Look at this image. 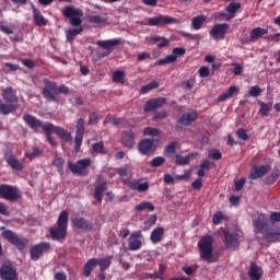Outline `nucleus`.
<instances>
[{"label": "nucleus", "instance_id": "f257e3e1", "mask_svg": "<svg viewBox=\"0 0 280 280\" xmlns=\"http://www.w3.org/2000/svg\"><path fill=\"white\" fill-rule=\"evenodd\" d=\"M43 130L46 135V139L50 145H56V140H54V137L51 136V132L57 135L61 141H65L66 143H69V141L73 140V137L71 136V132L69 130L62 128V127H57L54 126V124L46 122L43 126Z\"/></svg>", "mask_w": 280, "mask_h": 280}, {"label": "nucleus", "instance_id": "f03ea898", "mask_svg": "<svg viewBox=\"0 0 280 280\" xmlns=\"http://www.w3.org/2000/svg\"><path fill=\"white\" fill-rule=\"evenodd\" d=\"M69 224V213L67 210L61 211L57 220V226L50 229L51 240H65L67 237V226Z\"/></svg>", "mask_w": 280, "mask_h": 280}, {"label": "nucleus", "instance_id": "7ed1b4c3", "mask_svg": "<svg viewBox=\"0 0 280 280\" xmlns=\"http://www.w3.org/2000/svg\"><path fill=\"white\" fill-rule=\"evenodd\" d=\"M199 255L202 261L208 264H213V237L212 236H202L198 242Z\"/></svg>", "mask_w": 280, "mask_h": 280}, {"label": "nucleus", "instance_id": "20e7f679", "mask_svg": "<svg viewBox=\"0 0 280 280\" xmlns=\"http://www.w3.org/2000/svg\"><path fill=\"white\" fill-rule=\"evenodd\" d=\"M93 161L90 158L81 159L77 163L68 162V167L72 174H78L79 176H86L89 174V167H91Z\"/></svg>", "mask_w": 280, "mask_h": 280}, {"label": "nucleus", "instance_id": "39448f33", "mask_svg": "<svg viewBox=\"0 0 280 280\" xmlns=\"http://www.w3.org/2000/svg\"><path fill=\"white\" fill-rule=\"evenodd\" d=\"M0 198L15 202L21 198V190L16 186H10L8 184L0 185Z\"/></svg>", "mask_w": 280, "mask_h": 280}, {"label": "nucleus", "instance_id": "423d86ee", "mask_svg": "<svg viewBox=\"0 0 280 280\" xmlns=\"http://www.w3.org/2000/svg\"><path fill=\"white\" fill-rule=\"evenodd\" d=\"M253 226L258 240H261L262 233L267 230L268 226V217L264 213H255L253 215Z\"/></svg>", "mask_w": 280, "mask_h": 280}, {"label": "nucleus", "instance_id": "0eeeda50", "mask_svg": "<svg viewBox=\"0 0 280 280\" xmlns=\"http://www.w3.org/2000/svg\"><path fill=\"white\" fill-rule=\"evenodd\" d=\"M2 98L7 103L4 106L9 108L8 115L16 110V107L19 106V97L14 94L12 88H5L2 90Z\"/></svg>", "mask_w": 280, "mask_h": 280}, {"label": "nucleus", "instance_id": "6e6552de", "mask_svg": "<svg viewBox=\"0 0 280 280\" xmlns=\"http://www.w3.org/2000/svg\"><path fill=\"white\" fill-rule=\"evenodd\" d=\"M62 14L67 19H70V23L74 27L82 25V16L84 14L82 12V10L75 9L73 7H67V8L62 9Z\"/></svg>", "mask_w": 280, "mask_h": 280}, {"label": "nucleus", "instance_id": "1a4fd4ad", "mask_svg": "<svg viewBox=\"0 0 280 280\" xmlns=\"http://www.w3.org/2000/svg\"><path fill=\"white\" fill-rule=\"evenodd\" d=\"M43 95L48 102H57L56 95H58V84L48 79L44 80Z\"/></svg>", "mask_w": 280, "mask_h": 280}, {"label": "nucleus", "instance_id": "9d476101", "mask_svg": "<svg viewBox=\"0 0 280 280\" xmlns=\"http://www.w3.org/2000/svg\"><path fill=\"white\" fill-rule=\"evenodd\" d=\"M96 45H98V47H102V49H105V51L101 54V57L106 58V56H110V54H113L117 45H121V39L114 38V39L101 40V42H97Z\"/></svg>", "mask_w": 280, "mask_h": 280}, {"label": "nucleus", "instance_id": "9b49d317", "mask_svg": "<svg viewBox=\"0 0 280 280\" xmlns=\"http://www.w3.org/2000/svg\"><path fill=\"white\" fill-rule=\"evenodd\" d=\"M144 242L143 234L141 232H135L128 238V248L129 250H140Z\"/></svg>", "mask_w": 280, "mask_h": 280}, {"label": "nucleus", "instance_id": "f8f14e48", "mask_svg": "<svg viewBox=\"0 0 280 280\" xmlns=\"http://www.w3.org/2000/svg\"><path fill=\"white\" fill-rule=\"evenodd\" d=\"M240 235L242 232L238 230H226L224 231L225 244L228 248H235L240 244Z\"/></svg>", "mask_w": 280, "mask_h": 280}, {"label": "nucleus", "instance_id": "ddd939ff", "mask_svg": "<svg viewBox=\"0 0 280 280\" xmlns=\"http://www.w3.org/2000/svg\"><path fill=\"white\" fill-rule=\"evenodd\" d=\"M84 139V119L80 118L77 122L75 138H74V151L80 152L82 148V140Z\"/></svg>", "mask_w": 280, "mask_h": 280}, {"label": "nucleus", "instance_id": "4468645a", "mask_svg": "<svg viewBox=\"0 0 280 280\" xmlns=\"http://www.w3.org/2000/svg\"><path fill=\"white\" fill-rule=\"evenodd\" d=\"M49 248H51V244L49 243H39L34 245L30 250L31 259H33V261H37V259H40V255L47 253Z\"/></svg>", "mask_w": 280, "mask_h": 280}, {"label": "nucleus", "instance_id": "2eb2a0df", "mask_svg": "<svg viewBox=\"0 0 280 280\" xmlns=\"http://www.w3.org/2000/svg\"><path fill=\"white\" fill-rule=\"evenodd\" d=\"M165 104H167V100L165 97L152 98L144 103L143 110L144 113H152V110L162 108Z\"/></svg>", "mask_w": 280, "mask_h": 280}, {"label": "nucleus", "instance_id": "dca6fc26", "mask_svg": "<svg viewBox=\"0 0 280 280\" xmlns=\"http://www.w3.org/2000/svg\"><path fill=\"white\" fill-rule=\"evenodd\" d=\"M138 150L140 154L148 155L156 151V144L154 139H143L138 143Z\"/></svg>", "mask_w": 280, "mask_h": 280}, {"label": "nucleus", "instance_id": "f3484780", "mask_svg": "<svg viewBox=\"0 0 280 280\" xmlns=\"http://www.w3.org/2000/svg\"><path fill=\"white\" fill-rule=\"evenodd\" d=\"M2 237L10 242V244H13V246H16L19 250H23L25 248V243L16 236V233L12 232V230H5L2 232Z\"/></svg>", "mask_w": 280, "mask_h": 280}, {"label": "nucleus", "instance_id": "a211bd4d", "mask_svg": "<svg viewBox=\"0 0 280 280\" xmlns=\"http://www.w3.org/2000/svg\"><path fill=\"white\" fill-rule=\"evenodd\" d=\"M148 25L154 27L156 25H172V23H176V19L170 15H159L156 18H149Z\"/></svg>", "mask_w": 280, "mask_h": 280}, {"label": "nucleus", "instance_id": "6ab92c4d", "mask_svg": "<svg viewBox=\"0 0 280 280\" xmlns=\"http://www.w3.org/2000/svg\"><path fill=\"white\" fill-rule=\"evenodd\" d=\"M228 30H229V24H225V23L214 24L210 31V36H212L214 40H222Z\"/></svg>", "mask_w": 280, "mask_h": 280}, {"label": "nucleus", "instance_id": "aec40b11", "mask_svg": "<svg viewBox=\"0 0 280 280\" xmlns=\"http://www.w3.org/2000/svg\"><path fill=\"white\" fill-rule=\"evenodd\" d=\"M0 278L2 280H18L16 269L11 265H2L0 268Z\"/></svg>", "mask_w": 280, "mask_h": 280}, {"label": "nucleus", "instance_id": "412c9836", "mask_svg": "<svg viewBox=\"0 0 280 280\" xmlns=\"http://www.w3.org/2000/svg\"><path fill=\"white\" fill-rule=\"evenodd\" d=\"M242 8V4L240 2H232L225 8V12L219 13V16L224 18L225 21H230V19H235V12Z\"/></svg>", "mask_w": 280, "mask_h": 280}, {"label": "nucleus", "instance_id": "4be33fe9", "mask_svg": "<svg viewBox=\"0 0 280 280\" xmlns=\"http://www.w3.org/2000/svg\"><path fill=\"white\" fill-rule=\"evenodd\" d=\"M127 187L131 188L132 191L143 194V191H148V189H150V184L148 182L142 183L140 179H133L127 182Z\"/></svg>", "mask_w": 280, "mask_h": 280}, {"label": "nucleus", "instance_id": "5701e85b", "mask_svg": "<svg viewBox=\"0 0 280 280\" xmlns=\"http://www.w3.org/2000/svg\"><path fill=\"white\" fill-rule=\"evenodd\" d=\"M23 119L25 121V124L32 128V130H34L35 132H38V130H40V128H43V121H40L38 118L30 115V114H25L23 116Z\"/></svg>", "mask_w": 280, "mask_h": 280}, {"label": "nucleus", "instance_id": "b1692460", "mask_svg": "<svg viewBox=\"0 0 280 280\" xmlns=\"http://www.w3.org/2000/svg\"><path fill=\"white\" fill-rule=\"evenodd\" d=\"M104 191H106V180L102 179V177H97L94 190V196L97 202H102V196Z\"/></svg>", "mask_w": 280, "mask_h": 280}, {"label": "nucleus", "instance_id": "393cba45", "mask_svg": "<svg viewBox=\"0 0 280 280\" xmlns=\"http://www.w3.org/2000/svg\"><path fill=\"white\" fill-rule=\"evenodd\" d=\"M268 172H270V166L268 165L254 167L250 171L249 178L250 180H257V178H261V176H264L265 174H268Z\"/></svg>", "mask_w": 280, "mask_h": 280}, {"label": "nucleus", "instance_id": "a878e982", "mask_svg": "<svg viewBox=\"0 0 280 280\" xmlns=\"http://www.w3.org/2000/svg\"><path fill=\"white\" fill-rule=\"evenodd\" d=\"M31 5L33 10V21L35 25H37L38 27H43L47 25L48 21L47 19H45V16H43V13H40V10H38L34 4H31Z\"/></svg>", "mask_w": 280, "mask_h": 280}, {"label": "nucleus", "instance_id": "bb28decb", "mask_svg": "<svg viewBox=\"0 0 280 280\" xmlns=\"http://www.w3.org/2000/svg\"><path fill=\"white\" fill-rule=\"evenodd\" d=\"M188 178H191V171H185V173L183 175H175V176L165 174L164 183H166V185H172V183H174V180H187Z\"/></svg>", "mask_w": 280, "mask_h": 280}, {"label": "nucleus", "instance_id": "cd10ccee", "mask_svg": "<svg viewBox=\"0 0 280 280\" xmlns=\"http://www.w3.org/2000/svg\"><path fill=\"white\" fill-rule=\"evenodd\" d=\"M267 240L268 242H279L280 241V230H266L262 234H260V240L261 238Z\"/></svg>", "mask_w": 280, "mask_h": 280}, {"label": "nucleus", "instance_id": "c85d7f7f", "mask_svg": "<svg viewBox=\"0 0 280 280\" xmlns=\"http://www.w3.org/2000/svg\"><path fill=\"white\" fill-rule=\"evenodd\" d=\"M198 119V112L191 110L188 113L183 114V116L179 118V124L183 126H189L192 121H196Z\"/></svg>", "mask_w": 280, "mask_h": 280}, {"label": "nucleus", "instance_id": "c756f323", "mask_svg": "<svg viewBox=\"0 0 280 280\" xmlns=\"http://www.w3.org/2000/svg\"><path fill=\"white\" fill-rule=\"evenodd\" d=\"M121 144L125 148H135V133H132V131L122 132Z\"/></svg>", "mask_w": 280, "mask_h": 280}, {"label": "nucleus", "instance_id": "7c9ffc66", "mask_svg": "<svg viewBox=\"0 0 280 280\" xmlns=\"http://www.w3.org/2000/svg\"><path fill=\"white\" fill-rule=\"evenodd\" d=\"M5 161H7L8 165H10V167H12V170H16L18 172H21V170H23V164H21L19 159H16L14 155L7 153Z\"/></svg>", "mask_w": 280, "mask_h": 280}, {"label": "nucleus", "instance_id": "2f4dec72", "mask_svg": "<svg viewBox=\"0 0 280 280\" xmlns=\"http://www.w3.org/2000/svg\"><path fill=\"white\" fill-rule=\"evenodd\" d=\"M261 275H264V270H261V267L252 264L248 270V277L250 280H259L261 279Z\"/></svg>", "mask_w": 280, "mask_h": 280}, {"label": "nucleus", "instance_id": "473e14b6", "mask_svg": "<svg viewBox=\"0 0 280 280\" xmlns=\"http://www.w3.org/2000/svg\"><path fill=\"white\" fill-rule=\"evenodd\" d=\"M73 226H77V229H81V231H91L93 226L89 224V221L84 220L83 218H74L71 220Z\"/></svg>", "mask_w": 280, "mask_h": 280}, {"label": "nucleus", "instance_id": "72a5a7b5", "mask_svg": "<svg viewBox=\"0 0 280 280\" xmlns=\"http://www.w3.org/2000/svg\"><path fill=\"white\" fill-rule=\"evenodd\" d=\"M147 40H152L153 43H155L159 49H163V47L170 46V39L161 37L159 35H152L150 37H147Z\"/></svg>", "mask_w": 280, "mask_h": 280}, {"label": "nucleus", "instance_id": "f704fd0d", "mask_svg": "<svg viewBox=\"0 0 280 280\" xmlns=\"http://www.w3.org/2000/svg\"><path fill=\"white\" fill-rule=\"evenodd\" d=\"M240 93V90L237 89V86L232 85L229 88V90L219 95L218 97V102H226V100H231V97H233V95H237Z\"/></svg>", "mask_w": 280, "mask_h": 280}, {"label": "nucleus", "instance_id": "c9c22d12", "mask_svg": "<svg viewBox=\"0 0 280 280\" xmlns=\"http://www.w3.org/2000/svg\"><path fill=\"white\" fill-rule=\"evenodd\" d=\"M130 172H131L130 165H125V166H121L120 168H117V174L120 176L125 185H128V183H130V179H128L130 178Z\"/></svg>", "mask_w": 280, "mask_h": 280}, {"label": "nucleus", "instance_id": "e433bc0d", "mask_svg": "<svg viewBox=\"0 0 280 280\" xmlns=\"http://www.w3.org/2000/svg\"><path fill=\"white\" fill-rule=\"evenodd\" d=\"M97 266V258L89 259L83 267V275L85 277H91V272H93L94 268Z\"/></svg>", "mask_w": 280, "mask_h": 280}, {"label": "nucleus", "instance_id": "4c0bfd02", "mask_svg": "<svg viewBox=\"0 0 280 280\" xmlns=\"http://www.w3.org/2000/svg\"><path fill=\"white\" fill-rule=\"evenodd\" d=\"M165 230L163 228H158L151 232V242L152 244H159L163 240Z\"/></svg>", "mask_w": 280, "mask_h": 280}, {"label": "nucleus", "instance_id": "58836bf2", "mask_svg": "<svg viewBox=\"0 0 280 280\" xmlns=\"http://www.w3.org/2000/svg\"><path fill=\"white\" fill-rule=\"evenodd\" d=\"M194 159H196V154L195 153H189L186 156H180V155H176V165H189V163H191V161H194Z\"/></svg>", "mask_w": 280, "mask_h": 280}, {"label": "nucleus", "instance_id": "ea45409f", "mask_svg": "<svg viewBox=\"0 0 280 280\" xmlns=\"http://www.w3.org/2000/svg\"><path fill=\"white\" fill-rule=\"evenodd\" d=\"M265 34H268V28L256 27L252 30L249 38L250 40H257V38H261Z\"/></svg>", "mask_w": 280, "mask_h": 280}, {"label": "nucleus", "instance_id": "a19ab883", "mask_svg": "<svg viewBox=\"0 0 280 280\" xmlns=\"http://www.w3.org/2000/svg\"><path fill=\"white\" fill-rule=\"evenodd\" d=\"M112 259L113 258L110 256L97 259V266H100L101 272H104L105 270H108V268H110Z\"/></svg>", "mask_w": 280, "mask_h": 280}, {"label": "nucleus", "instance_id": "79ce46f5", "mask_svg": "<svg viewBox=\"0 0 280 280\" xmlns=\"http://www.w3.org/2000/svg\"><path fill=\"white\" fill-rule=\"evenodd\" d=\"M259 114L261 115V117H268V115L270 114V110H272V102L269 103H264V102H259Z\"/></svg>", "mask_w": 280, "mask_h": 280}, {"label": "nucleus", "instance_id": "37998d69", "mask_svg": "<svg viewBox=\"0 0 280 280\" xmlns=\"http://www.w3.org/2000/svg\"><path fill=\"white\" fill-rule=\"evenodd\" d=\"M88 21L94 25H102V23H106V21H108V18L104 15H89Z\"/></svg>", "mask_w": 280, "mask_h": 280}, {"label": "nucleus", "instance_id": "c03bdc74", "mask_svg": "<svg viewBox=\"0 0 280 280\" xmlns=\"http://www.w3.org/2000/svg\"><path fill=\"white\" fill-rule=\"evenodd\" d=\"M84 28L82 26H80L79 28H70L67 31V40L68 43H73L75 36H78V34H81V32Z\"/></svg>", "mask_w": 280, "mask_h": 280}, {"label": "nucleus", "instance_id": "a18cd8bd", "mask_svg": "<svg viewBox=\"0 0 280 280\" xmlns=\"http://www.w3.org/2000/svg\"><path fill=\"white\" fill-rule=\"evenodd\" d=\"M206 21H207V16L198 15L192 19L191 25L195 30H200V27H202Z\"/></svg>", "mask_w": 280, "mask_h": 280}, {"label": "nucleus", "instance_id": "49530a36", "mask_svg": "<svg viewBox=\"0 0 280 280\" xmlns=\"http://www.w3.org/2000/svg\"><path fill=\"white\" fill-rule=\"evenodd\" d=\"M92 150L95 154H108V150L104 148V142H95L92 144Z\"/></svg>", "mask_w": 280, "mask_h": 280}, {"label": "nucleus", "instance_id": "de8ad7c7", "mask_svg": "<svg viewBox=\"0 0 280 280\" xmlns=\"http://www.w3.org/2000/svg\"><path fill=\"white\" fill-rule=\"evenodd\" d=\"M154 211V205L150 201L140 202L138 206H136V211Z\"/></svg>", "mask_w": 280, "mask_h": 280}, {"label": "nucleus", "instance_id": "09e8293b", "mask_svg": "<svg viewBox=\"0 0 280 280\" xmlns=\"http://www.w3.org/2000/svg\"><path fill=\"white\" fill-rule=\"evenodd\" d=\"M154 89H159V82L152 81L147 85L141 88V93L145 95V93H150V91H154Z\"/></svg>", "mask_w": 280, "mask_h": 280}, {"label": "nucleus", "instance_id": "8fccbe9b", "mask_svg": "<svg viewBox=\"0 0 280 280\" xmlns=\"http://www.w3.org/2000/svg\"><path fill=\"white\" fill-rule=\"evenodd\" d=\"M3 73H12V71H19V65L5 62L2 67Z\"/></svg>", "mask_w": 280, "mask_h": 280}, {"label": "nucleus", "instance_id": "3c124183", "mask_svg": "<svg viewBox=\"0 0 280 280\" xmlns=\"http://www.w3.org/2000/svg\"><path fill=\"white\" fill-rule=\"evenodd\" d=\"M172 62H176V55L174 52L172 55L166 56L164 59H160L158 65H170Z\"/></svg>", "mask_w": 280, "mask_h": 280}, {"label": "nucleus", "instance_id": "603ef678", "mask_svg": "<svg viewBox=\"0 0 280 280\" xmlns=\"http://www.w3.org/2000/svg\"><path fill=\"white\" fill-rule=\"evenodd\" d=\"M143 135L145 137H156L159 135V129L147 127L143 129Z\"/></svg>", "mask_w": 280, "mask_h": 280}, {"label": "nucleus", "instance_id": "864d4df0", "mask_svg": "<svg viewBox=\"0 0 280 280\" xmlns=\"http://www.w3.org/2000/svg\"><path fill=\"white\" fill-rule=\"evenodd\" d=\"M124 71L118 70L116 72H114L113 74V81L114 82H119L120 84H124Z\"/></svg>", "mask_w": 280, "mask_h": 280}, {"label": "nucleus", "instance_id": "5fc2aeb1", "mask_svg": "<svg viewBox=\"0 0 280 280\" xmlns=\"http://www.w3.org/2000/svg\"><path fill=\"white\" fill-rule=\"evenodd\" d=\"M249 95L250 97H259L261 95V88L258 85H254L249 89Z\"/></svg>", "mask_w": 280, "mask_h": 280}, {"label": "nucleus", "instance_id": "6e6d98bb", "mask_svg": "<svg viewBox=\"0 0 280 280\" xmlns=\"http://www.w3.org/2000/svg\"><path fill=\"white\" fill-rule=\"evenodd\" d=\"M52 165H55V167H57V170H62V167L65 165V160H62V158H60V156H55L52 160Z\"/></svg>", "mask_w": 280, "mask_h": 280}, {"label": "nucleus", "instance_id": "4d7b16f0", "mask_svg": "<svg viewBox=\"0 0 280 280\" xmlns=\"http://www.w3.org/2000/svg\"><path fill=\"white\" fill-rule=\"evenodd\" d=\"M165 163V158L163 156H156L152 160L151 165L152 167H161Z\"/></svg>", "mask_w": 280, "mask_h": 280}, {"label": "nucleus", "instance_id": "13d9d810", "mask_svg": "<svg viewBox=\"0 0 280 280\" xmlns=\"http://www.w3.org/2000/svg\"><path fill=\"white\" fill-rule=\"evenodd\" d=\"M167 117V112L160 110L155 112L153 115V121H159V119H165Z\"/></svg>", "mask_w": 280, "mask_h": 280}, {"label": "nucleus", "instance_id": "bf43d9fd", "mask_svg": "<svg viewBox=\"0 0 280 280\" xmlns=\"http://www.w3.org/2000/svg\"><path fill=\"white\" fill-rule=\"evenodd\" d=\"M177 142H171L164 150L165 154H174L176 152Z\"/></svg>", "mask_w": 280, "mask_h": 280}, {"label": "nucleus", "instance_id": "052dcab7", "mask_svg": "<svg viewBox=\"0 0 280 280\" xmlns=\"http://www.w3.org/2000/svg\"><path fill=\"white\" fill-rule=\"evenodd\" d=\"M186 49L184 47H176L173 49V55L175 58H180V56H185Z\"/></svg>", "mask_w": 280, "mask_h": 280}, {"label": "nucleus", "instance_id": "680f3d73", "mask_svg": "<svg viewBox=\"0 0 280 280\" xmlns=\"http://www.w3.org/2000/svg\"><path fill=\"white\" fill-rule=\"evenodd\" d=\"M209 159H214V161H220L222 159V153L219 150H212L208 154Z\"/></svg>", "mask_w": 280, "mask_h": 280}, {"label": "nucleus", "instance_id": "e2e57ef3", "mask_svg": "<svg viewBox=\"0 0 280 280\" xmlns=\"http://www.w3.org/2000/svg\"><path fill=\"white\" fill-rule=\"evenodd\" d=\"M222 220H224V214L222 212L214 213V215L212 218L213 224L218 225V224H220V222H222Z\"/></svg>", "mask_w": 280, "mask_h": 280}, {"label": "nucleus", "instance_id": "0e129e2a", "mask_svg": "<svg viewBox=\"0 0 280 280\" xmlns=\"http://www.w3.org/2000/svg\"><path fill=\"white\" fill-rule=\"evenodd\" d=\"M25 156L30 159V161L36 159V156H40V150L38 148L33 149L32 153H25Z\"/></svg>", "mask_w": 280, "mask_h": 280}, {"label": "nucleus", "instance_id": "69168bd1", "mask_svg": "<svg viewBox=\"0 0 280 280\" xmlns=\"http://www.w3.org/2000/svg\"><path fill=\"white\" fill-rule=\"evenodd\" d=\"M233 67L232 73H234V75H242L244 68L240 66V63H233Z\"/></svg>", "mask_w": 280, "mask_h": 280}, {"label": "nucleus", "instance_id": "338daca9", "mask_svg": "<svg viewBox=\"0 0 280 280\" xmlns=\"http://www.w3.org/2000/svg\"><path fill=\"white\" fill-rule=\"evenodd\" d=\"M236 135H237L238 139H242V141L248 140V133H246V130H244V129H238L236 131Z\"/></svg>", "mask_w": 280, "mask_h": 280}, {"label": "nucleus", "instance_id": "774afa93", "mask_svg": "<svg viewBox=\"0 0 280 280\" xmlns=\"http://www.w3.org/2000/svg\"><path fill=\"white\" fill-rule=\"evenodd\" d=\"M199 75H200V78H209V68L201 67L199 69Z\"/></svg>", "mask_w": 280, "mask_h": 280}]
</instances>
